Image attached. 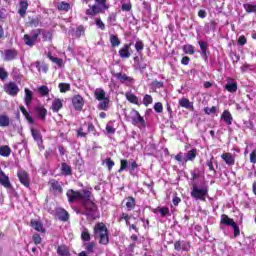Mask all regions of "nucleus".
Instances as JSON below:
<instances>
[{
    "mask_svg": "<svg viewBox=\"0 0 256 256\" xmlns=\"http://www.w3.org/2000/svg\"><path fill=\"white\" fill-rule=\"evenodd\" d=\"M66 195L69 203H82L89 213H95V211H97V206L93 203V200H91V191H74L73 189H70L67 191Z\"/></svg>",
    "mask_w": 256,
    "mask_h": 256,
    "instance_id": "f257e3e1",
    "label": "nucleus"
},
{
    "mask_svg": "<svg viewBox=\"0 0 256 256\" xmlns=\"http://www.w3.org/2000/svg\"><path fill=\"white\" fill-rule=\"evenodd\" d=\"M95 4L86 10V15L95 17L97 13H105L111 7L109 0H94Z\"/></svg>",
    "mask_w": 256,
    "mask_h": 256,
    "instance_id": "f03ea898",
    "label": "nucleus"
},
{
    "mask_svg": "<svg viewBox=\"0 0 256 256\" xmlns=\"http://www.w3.org/2000/svg\"><path fill=\"white\" fill-rule=\"evenodd\" d=\"M191 197L199 201H205L207 197H209V186H199L197 183L193 182L191 188Z\"/></svg>",
    "mask_w": 256,
    "mask_h": 256,
    "instance_id": "7ed1b4c3",
    "label": "nucleus"
},
{
    "mask_svg": "<svg viewBox=\"0 0 256 256\" xmlns=\"http://www.w3.org/2000/svg\"><path fill=\"white\" fill-rule=\"evenodd\" d=\"M94 237L100 239L101 245H107L109 243V234L107 232V226L103 222H99L94 227Z\"/></svg>",
    "mask_w": 256,
    "mask_h": 256,
    "instance_id": "20e7f679",
    "label": "nucleus"
},
{
    "mask_svg": "<svg viewBox=\"0 0 256 256\" xmlns=\"http://www.w3.org/2000/svg\"><path fill=\"white\" fill-rule=\"evenodd\" d=\"M128 119H129L130 123H132V125H134L135 127H138V129H145V127H147L145 118H143V116H141L139 111H137L135 109H132L130 111Z\"/></svg>",
    "mask_w": 256,
    "mask_h": 256,
    "instance_id": "39448f33",
    "label": "nucleus"
},
{
    "mask_svg": "<svg viewBox=\"0 0 256 256\" xmlns=\"http://www.w3.org/2000/svg\"><path fill=\"white\" fill-rule=\"evenodd\" d=\"M63 103H65L64 99L61 98H54L52 100V104L50 106V110L53 113H59L63 109Z\"/></svg>",
    "mask_w": 256,
    "mask_h": 256,
    "instance_id": "423d86ee",
    "label": "nucleus"
},
{
    "mask_svg": "<svg viewBox=\"0 0 256 256\" xmlns=\"http://www.w3.org/2000/svg\"><path fill=\"white\" fill-rule=\"evenodd\" d=\"M37 39H39V31H34L31 35H24V41L29 47H33L37 43Z\"/></svg>",
    "mask_w": 256,
    "mask_h": 256,
    "instance_id": "0eeeda50",
    "label": "nucleus"
},
{
    "mask_svg": "<svg viewBox=\"0 0 256 256\" xmlns=\"http://www.w3.org/2000/svg\"><path fill=\"white\" fill-rule=\"evenodd\" d=\"M4 91L8 95H11L12 97H15L17 93H19V86L15 82H10L4 86Z\"/></svg>",
    "mask_w": 256,
    "mask_h": 256,
    "instance_id": "6e6552de",
    "label": "nucleus"
},
{
    "mask_svg": "<svg viewBox=\"0 0 256 256\" xmlns=\"http://www.w3.org/2000/svg\"><path fill=\"white\" fill-rule=\"evenodd\" d=\"M72 105L76 111H82L83 106L85 105V100H83L81 95H75L72 98Z\"/></svg>",
    "mask_w": 256,
    "mask_h": 256,
    "instance_id": "1a4fd4ad",
    "label": "nucleus"
},
{
    "mask_svg": "<svg viewBox=\"0 0 256 256\" xmlns=\"http://www.w3.org/2000/svg\"><path fill=\"white\" fill-rule=\"evenodd\" d=\"M17 175H18L20 183H22V185H24V187H29V185H31V180L29 179V174L25 170H19Z\"/></svg>",
    "mask_w": 256,
    "mask_h": 256,
    "instance_id": "9d476101",
    "label": "nucleus"
},
{
    "mask_svg": "<svg viewBox=\"0 0 256 256\" xmlns=\"http://www.w3.org/2000/svg\"><path fill=\"white\" fill-rule=\"evenodd\" d=\"M116 79H118V81H120V83H123L124 85H133V78L127 76V74H123V73H116L115 74Z\"/></svg>",
    "mask_w": 256,
    "mask_h": 256,
    "instance_id": "9b49d317",
    "label": "nucleus"
},
{
    "mask_svg": "<svg viewBox=\"0 0 256 256\" xmlns=\"http://www.w3.org/2000/svg\"><path fill=\"white\" fill-rule=\"evenodd\" d=\"M33 139L37 142L39 149L43 150L45 149V146H43V136H41V132L39 130L32 129L31 130Z\"/></svg>",
    "mask_w": 256,
    "mask_h": 256,
    "instance_id": "f8f14e48",
    "label": "nucleus"
},
{
    "mask_svg": "<svg viewBox=\"0 0 256 256\" xmlns=\"http://www.w3.org/2000/svg\"><path fill=\"white\" fill-rule=\"evenodd\" d=\"M119 55L121 59H129V57H131V44H125L120 48Z\"/></svg>",
    "mask_w": 256,
    "mask_h": 256,
    "instance_id": "ddd939ff",
    "label": "nucleus"
},
{
    "mask_svg": "<svg viewBox=\"0 0 256 256\" xmlns=\"http://www.w3.org/2000/svg\"><path fill=\"white\" fill-rule=\"evenodd\" d=\"M174 249L176 251H189V249H191V245L186 241H177L174 243Z\"/></svg>",
    "mask_w": 256,
    "mask_h": 256,
    "instance_id": "4468645a",
    "label": "nucleus"
},
{
    "mask_svg": "<svg viewBox=\"0 0 256 256\" xmlns=\"http://www.w3.org/2000/svg\"><path fill=\"white\" fill-rule=\"evenodd\" d=\"M0 185L5 187L6 189L11 188V181L9 180V176H7L1 168H0Z\"/></svg>",
    "mask_w": 256,
    "mask_h": 256,
    "instance_id": "2eb2a0df",
    "label": "nucleus"
},
{
    "mask_svg": "<svg viewBox=\"0 0 256 256\" xmlns=\"http://www.w3.org/2000/svg\"><path fill=\"white\" fill-rule=\"evenodd\" d=\"M221 159H223V161H225L226 165H229L230 167H233V165H235V156H233V154L227 152V153H223L221 155Z\"/></svg>",
    "mask_w": 256,
    "mask_h": 256,
    "instance_id": "dca6fc26",
    "label": "nucleus"
},
{
    "mask_svg": "<svg viewBox=\"0 0 256 256\" xmlns=\"http://www.w3.org/2000/svg\"><path fill=\"white\" fill-rule=\"evenodd\" d=\"M27 9H29V3L27 0L20 1L18 9L20 17H25V15H27Z\"/></svg>",
    "mask_w": 256,
    "mask_h": 256,
    "instance_id": "f3484780",
    "label": "nucleus"
},
{
    "mask_svg": "<svg viewBox=\"0 0 256 256\" xmlns=\"http://www.w3.org/2000/svg\"><path fill=\"white\" fill-rule=\"evenodd\" d=\"M50 185H51V190L56 195L63 193V187H61V184H59V182L57 180H51Z\"/></svg>",
    "mask_w": 256,
    "mask_h": 256,
    "instance_id": "a211bd4d",
    "label": "nucleus"
},
{
    "mask_svg": "<svg viewBox=\"0 0 256 256\" xmlns=\"http://www.w3.org/2000/svg\"><path fill=\"white\" fill-rule=\"evenodd\" d=\"M94 97L97 101H103L104 99H107V93L105 92V90H103V88H97L94 91Z\"/></svg>",
    "mask_w": 256,
    "mask_h": 256,
    "instance_id": "6ab92c4d",
    "label": "nucleus"
},
{
    "mask_svg": "<svg viewBox=\"0 0 256 256\" xmlns=\"http://www.w3.org/2000/svg\"><path fill=\"white\" fill-rule=\"evenodd\" d=\"M196 157H197V148H193L185 154L184 163H187V161H195Z\"/></svg>",
    "mask_w": 256,
    "mask_h": 256,
    "instance_id": "aec40b11",
    "label": "nucleus"
},
{
    "mask_svg": "<svg viewBox=\"0 0 256 256\" xmlns=\"http://www.w3.org/2000/svg\"><path fill=\"white\" fill-rule=\"evenodd\" d=\"M125 97L129 103H132L133 105H139V97L137 95L133 94V92L128 91L125 93Z\"/></svg>",
    "mask_w": 256,
    "mask_h": 256,
    "instance_id": "412c9836",
    "label": "nucleus"
},
{
    "mask_svg": "<svg viewBox=\"0 0 256 256\" xmlns=\"http://www.w3.org/2000/svg\"><path fill=\"white\" fill-rule=\"evenodd\" d=\"M221 119H223L226 125L233 124V116L231 115V112H229V110H224V112L221 115Z\"/></svg>",
    "mask_w": 256,
    "mask_h": 256,
    "instance_id": "4be33fe9",
    "label": "nucleus"
},
{
    "mask_svg": "<svg viewBox=\"0 0 256 256\" xmlns=\"http://www.w3.org/2000/svg\"><path fill=\"white\" fill-rule=\"evenodd\" d=\"M220 223L222 225H227L228 227H233V225H235V221L232 218H229L226 214L221 215Z\"/></svg>",
    "mask_w": 256,
    "mask_h": 256,
    "instance_id": "5701e85b",
    "label": "nucleus"
},
{
    "mask_svg": "<svg viewBox=\"0 0 256 256\" xmlns=\"http://www.w3.org/2000/svg\"><path fill=\"white\" fill-rule=\"evenodd\" d=\"M36 115L38 119L45 121V118L47 117V109H45L43 106L36 107Z\"/></svg>",
    "mask_w": 256,
    "mask_h": 256,
    "instance_id": "b1692460",
    "label": "nucleus"
},
{
    "mask_svg": "<svg viewBox=\"0 0 256 256\" xmlns=\"http://www.w3.org/2000/svg\"><path fill=\"white\" fill-rule=\"evenodd\" d=\"M31 227L35 229V231H39L40 233H45V229L43 228V223L39 220H31L30 222Z\"/></svg>",
    "mask_w": 256,
    "mask_h": 256,
    "instance_id": "393cba45",
    "label": "nucleus"
},
{
    "mask_svg": "<svg viewBox=\"0 0 256 256\" xmlns=\"http://www.w3.org/2000/svg\"><path fill=\"white\" fill-rule=\"evenodd\" d=\"M180 107H184V109H193V102L189 101V98H181L178 101Z\"/></svg>",
    "mask_w": 256,
    "mask_h": 256,
    "instance_id": "a878e982",
    "label": "nucleus"
},
{
    "mask_svg": "<svg viewBox=\"0 0 256 256\" xmlns=\"http://www.w3.org/2000/svg\"><path fill=\"white\" fill-rule=\"evenodd\" d=\"M24 92H25V98H24L25 105L29 107L31 105V102L33 101V92L29 90V88H25Z\"/></svg>",
    "mask_w": 256,
    "mask_h": 256,
    "instance_id": "bb28decb",
    "label": "nucleus"
},
{
    "mask_svg": "<svg viewBox=\"0 0 256 256\" xmlns=\"http://www.w3.org/2000/svg\"><path fill=\"white\" fill-rule=\"evenodd\" d=\"M57 217L60 221H69V213L66 212L65 209H58L57 210Z\"/></svg>",
    "mask_w": 256,
    "mask_h": 256,
    "instance_id": "cd10ccee",
    "label": "nucleus"
},
{
    "mask_svg": "<svg viewBox=\"0 0 256 256\" xmlns=\"http://www.w3.org/2000/svg\"><path fill=\"white\" fill-rule=\"evenodd\" d=\"M109 98H104V100H100L98 104V109L100 111H107L109 109Z\"/></svg>",
    "mask_w": 256,
    "mask_h": 256,
    "instance_id": "c85d7f7f",
    "label": "nucleus"
},
{
    "mask_svg": "<svg viewBox=\"0 0 256 256\" xmlns=\"http://www.w3.org/2000/svg\"><path fill=\"white\" fill-rule=\"evenodd\" d=\"M9 123H11L9 116L5 114L0 115V127H9Z\"/></svg>",
    "mask_w": 256,
    "mask_h": 256,
    "instance_id": "c756f323",
    "label": "nucleus"
},
{
    "mask_svg": "<svg viewBox=\"0 0 256 256\" xmlns=\"http://www.w3.org/2000/svg\"><path fill=\"white\" fill-rule=\"evenodd\" d=\"M17 57V52L15 50H7L5 52V61H13Z\"/></svg>",
    "mask_w": 256,
    "mask_h": 256,
    "instance_id": "7c9ffc66",
    "label": "nucleus"
},
{
    "mask_svg": "<svg viewBox=\"0 0 256 256\" xmlns=\"http://www.w3.org/2000/svg\"><path fill=\"white\" fill-rule=\"evenodd\" d=\"M226 91L229 93H235L237 92V82H228L225 86Z\"/></svg>",
    "mask_w": 256,
    "mask_h": 256,
    "instance_id": "2f4dec72",
    "label": "nucleus"
},
{
    "mask_svg": "<svg viewBox=\"0 0 256 256\" xmlns=\"http://www.w3.org/2000/svg\"><path fill=\"white\" fill-rule=\"evenodd\" d=\"M0 155L2 157H9L11 155V148L7 145L0 147Z\"/></svg>",
    "mask_w": 256,
    "mask_h": 256,
    "instance_id": "473e14b6",
    "label": "nucleus"
},
{
    "mask_svg": "<svg viewBox=\"0 0 256 256\" xmlns=\"http://www.w3.org/2000/svg\"><path fill=\"white\" fill-rule=\"evenodd\" d=\"M110 43L112 47H119V45H121V40H119V37H117V35L111 34Z\"/></svg>",
    "mask_w": 256,
    "mask_h": 256,
    "instance_id": "72a5a7b5",
    "label": "nucleus"
},
{
    "mask_svg": "<svg viewBox=\"0 0 256 256\" xmlns=\"http://www.w3.org/2000/svg\"><path fill=\"white\" fill-rule=\"evenodd\" d=\"M48 59L58 65V67H63V59L52 56L51 53L48 54Z\"/></svg>",
    "mask_w": 256,
    "mask_h": 256,
    "instance_id": "f704fd0d",
    "label": "nucleus"
},
{
    "mask_svg": "<svg viewBox=\"0 0 256 256\" xmlns=\"http://www.w3.org/2000/svg\"><path fill=\"white\" fill-rule=\"evenodd\" d=\"M20 111L24 115V117L27 119L28 123H31V124L34 123L33 117H31L29 112H27V110L25 109V106H20Z\"/></svg>",
    "mask_w": 256,
    "mask_h": 256,
    "instance_id": "c9c22d12",
    "label": "nucleus"
},
{
    "mask_svg": "<svg viewBox=\"0 0 256 256\" xmlns=\"http://www.w3.org/2000/svg\"><path fill=\"white\" fill-rule=\"evenodd\" d=\"M57 253L60 256H69V249H67V246L65 245L58 246Z\"/></svg>",
    "mask_w": 256,
    "mask_h": 256,
    "instance_id": "e433bc0d",
    "label": "nucleus"
},
{
    "mask_svg": "<svg viewBox=\"0 0 256 256\" xmlns=\"http://www.w3.org/2000/svg\"><path fill=\"white\" fill-rule=\"evenodd\" d=\"M58 89L60 90V93H67V91H71V84H69V83H60L58 85Z\"/></svg>",
    "mask_w": 256,
    "mask_h": 256,
    "instance_id": "4c0bfd02",
    "label": "nucleus"
},
{
    "mask_svg": "<svg viewBox=\"0 0 256 256\" xmlns=\"http://www.w3.org/2000/svg\"><path fill=\"white\" fill-rule=\"evenodd\" d=\"M61 171L62 175H71L72 173L71 166H69L67 163L61 164Z\"/></svg>",
    "mask_w": 256,
    "mask_h": 256,
    "instance_id": "58836bf2",
    "label": "nucleus"
},
{
    "mask_svg": "<svg viewBox=\"0 0 256 256\" xmlns=\"http://www.w3.org/2000/svg\"><path fill=\"white\" fill-rule=\"evenodd\" d=\"M127 211H133L135 209V198L129 197L126 202Z\"/></svg>",
    "mask_w": 256,
    "mask_h": 256,
    "instance_id": "ea45409f",
    "label": "nucleus"
},
{
    "mask_svg": "<svg viewBox=\"0 0 256 256\" xmlns=\"http://www.w3.org/2000/svg\"><path fill=\"white\" fill-rule=\"evenodd\" d=\"M106 131L107 133H109L110 135H113L116 131L115 129V121H109L106 125Z\"/></svg>",
    "mask_w": 256,
    "mask_h": 256,
    "instance_id": "a19ab883",
    "label": "nucleus"
},
{
    "mask_svg": "<svg viewBox=\"0 0 256 256\" xmlns=\"http://www.w3.org/2000/svg\"><path fill=\"white\" fill-rule=\"evenodd\" d=\"M183 51L187 55H194L195 54V47H193V45H190V44L184 45L183 46Z\"/></svg>",
    "mask_w": 256,
    "mask_h": 256,
    "instance_id": "79ce46f5",
    "label": "nucleus"
},
{
    "mask_svg": "<svg viewBox=\"0 0 256 256\" xmlns=\"http://www.w3.org/2000/svg\"><path fill=\"white\" fill-rule=\"evenodd\" d=\"M38 93L42 97H46V95H49V87H47L46 85L38 87Z\"/></svg>",
    "mask_w": 256,
    "mask_h": 256,
    "instance_id": "37998d69",
    "label": "nucleus"
},
{
    "mask_svg": "<svg viewBox=\"0 0 256 256\" xmlns=\"http://www.w3.org/2000/svg\"><path fill=\"white\" fill-rule=\"evenodd\" d=\"M58 9L59 11H68L69 9H71V5L67 2H60L58 4Z\"/></svg>",
    "mask_w": 256,
    "mask_h": 256,
    "instance_id": "c03bdc74",
    "label": "nucleus"
},
{
    "mask_svg": "<svg viewBox=\"0 0 256 256\" xmlns=\"http://www.w3.org/2000/svg\"><path fill=\"white\" fill-rule=\"evenodd\" d=\"M151 103H153V97L149 94H146L143 98V105H145V107H149Z\"/></svg>",
    "mask_w": 256,
    "mask_h": 256,
    "instance_id": "a18cd8bd",
    "label": "nucleus"
},
{
    "mask_svg": "<svg viewBox=\"0 0 256 256\" xmlns=\"http://www.w3.org/2000/svg\"><path fill=\"white\" fill-rule=\"evenodd\" d=\"M127 167H129V162L125 159H122L120 161V169L118 170V172L123 173V171H125V169H127Z\"/></svg>",
    "mask_w": 256,
    "mask_h": 256,
    "instance_id": "49530a36",
    "label": "nucleus"
},
{
    "mask_svg": "<svg viewBox=\"0 0 256 256\" xmlns=\"http://www.w3.org/2000/svg\"><path fill=\"white\" fill-rule=\"evenodd\" d=\"M244 8L247 13H256V4H245Z\"/></svg>",
    "mask_w": 256,
    "mask_h": 256,
    "instance_id": "de8ad7c7",
    "label": "nucleus"
},
{
    "mask_svg": "<svg viewBox=\"0 0 256 256\" xmlns=\"http://www.w3.org/2000/svg\"><path fill=\"white\" fill-rule=\"evenodd\" d=\"M81 239L83 241H91V234H89V230L84 229L81 234Z\"/></svg>",
    "mask_w": 256,
    "mask_h": 256,
    "instance_id": "09e8293b",
    "label": "nucleus"
},
{
    "mask_svg": "<svg viewBox=\"0 0 256 256\" xmlns=\"http://www.w3.org/2000/svg\"><path fill=\"white\" fill-rule=\"evenodd\" d=\"M95 23L98 29H101V31H105V23H103V20H101V18H96Z\"/></svg>",
    "mask_w": 256,
    "mask_h": 256,
    "instance_id": "8fccbe9b",
    "label": "nucleus"
},
{
    "mask_svg": "<svg viewBox=\"0 0 256 256\" xmlns=\"http://www.w3.org/2000/svg\"><path fill=\"white\" fill-rule=\"evenodd\" d=\"M204 113H206V115H213V114L217 113V108L215 106H212L211 108L205 107Z\"/></svg>",
    "mask_w": 256,
    "mask_h": 256,
    "instance_id": "3c124183",
    "label": "nucleus"
},
{
    "mask_svg": "<svg viewBox=\"0 0 256 256\" xmlns=\"http://www.w3.org/2000/svg\"><path fill=\"white\" fill-rule=\"evenodd\" d=\"M78 137H87V131H85V124L77 130Z\"/></svg>",
    "mask_w": 256,
    "mask_h": 256,
    "instance_id": "603ef678",
    "label": "nucleus"
},
{
    "mask_svg": "<svg viewBox=\"0 0 256 256\" xmlns=\"http://www.w3.org/2000/svg\"><path fill=\"white\" fill-rule=\"evenodd\" d=\"M130 219H131V216H129V214H127V213H122L121 215H120V219H119V221H125L126 222V225H129L130 224Z\"/></svg>",
    "mask_w": 256,
    "mask_h": 256,
    "instance_id": "864d4df0",
    "label": "nucleus"
},
{
    "mask_svg": "<svg viewBox=\"0 0 256 256\" xmlns=\"http://www.w3.org/2000/svg\"><path fill=\"white\" fill-rule=\"evenodd\" d=\"M199 45H200L202 55L206 56L207 55V42L200 41Z\"/></svg>",
    "mask_w": 256,
    "mask_h": 256,
    "instance_id": "5fc2aeb1",
    "label": "nucleus"
},
{
    "mask_svg": "<svg viewBox=\"0 0 256 256\" xmlns=\"http://www.w3.org/2000/svg\"><path fill=\"white\" fill-rule=\"evenodd\" d=\"M35 65H36L38 71H43L44 73H47V71H49V67H47V65L41 66L40 62H36Z\"/></svg>",
    "mask_w": 256,
    "mask_h": 256,
    "instance_id": "6e6d98bb",
    "label": "nucleus"
},
{
    "mask_svg": "<svg viewBox=\"0 0 256 256\" xmlns=\"http://www.w3.org/2000/svg\"><path fill=\"white\" fill-rule=\"evenodd\" d=\"M84 245H85L86 251H88L89 253H93V251L95 249V243L94 242L86 243Z\"/></svg>",
    "mask_w": 256,
    "mask_h": 256,
    "instance_id": "4d7b16f0",
    "label": "nucleus"
},
{
    "mask_svg": "<svg viewBox=\"0 0 256 256\" xmlns=\"http://www.w3.org/2000/svg\"><path fill=\"white\" fill-rule=\"evenodd\" d=\"M158 211H159L161 217H165V216L169 215V208H167V207L158 208Z\"/></svg>",
    "mask_w": 256,
    "mask_h": 256,
    "instance_id": "13d9d810",
    "label": "nucleus"
},
{
    "mask_svg": "<svg viewBox=\"0 0 256 256\" xmlns=\"http://www.w3.org/2000/svg\"><path fill=\"white\" fill-rule=\"evenodd\" d=\"M7 77H9V74L7 73V71H5V68L0 67V79L2 81H5Z\"/></svg>",
    "mask_w": 256,
    "mask_h": 256,
    "instance_id": "bf43d9fd",
    "label": "nucleus"
},
{
    "mask_svg": "<svg viewBox=\"0 0 256 256\" xmlns=\"http://www.w3.org/2000/svg\"><path fill=\"white\" fill-rule=\"evenodd\" d=\"M154 110L156 111V113H163V104L161 102H157L154 105Z\"/></svg>",
    "mask_w": 256,
    "mask_h": 256,
    "instance_id": "052dcab7",
    "label": "nucleus"
},
{
    "mask_svg": "<svg viewBox=\"0 0 256 256\" xmlns=\"http://www.w3.org/2000/svg\"><path fill=\"white\" fill-rule=\"evenodd\" d=\"M105 163H106L109 171H111L113 169V167H115V162H113V160H111V158H107L105 160Z\"/></svg>",
    "mask_w": 256,
    "mask_h": 256,
    "instance_id": "680f3d73",
    "label": "nucleus"
},
{
    "mask_svg": "<svg viewBox=\"0 0 256 256\" xmlns=\"http://www.w3.org/2000/svg\"><path fill=\"white\" fill-rule=\"evenodd\" d=\"M152 87L154 89H161V88H163V82H159V81L155 80L152 82Z\"/></svg>",
    "mask_w": 256,
    "mask_h": 256,
    "instance_id": "e2e57ef3",
    "label": "nucleus"
},
{
    "mask_svg": "<svg viewBox=\"0 0 256 256\" xmlns=\"http://www.w3.org/2000/svg\"><path fill=\"white\" fill-rule=\"evenodd\" d=\"M250 163H253V165H255V163H256V149H254L250 153Z\"/></svg>",
    "mask_w": 256,
    "mask_h": 256,
    "instance_id": "0e129e2a",
    "label": "nucleus"
},
{
    "mask_svg": "<svg viewBox=\"0 0 256 256\" xmlns=\"http://www.w3.org/2000/svg\"><path fill=\"white\" fill-rule=\"evenodd\" d=\"M122 11H131V2L122 3Z\"/></svg>",
    "mask_w": 256,
    "mask_h": 256,
    "instance_id": "69168bd1",
    "label": "nucleus"
},
{
    "mask_svg": "<svg viewBox=\"0 0 256 256\" xmlns=\"http://www.w3.org/2000/svg\"><path fill=\"white\" fill-rule=\"evenodd\" d=\"M33 241H34L35 245L41 244V236L39 234H34Z\"/></svg>",
    "mask_w": 256,
    "mask_h": 256,
    "instance_id": "338daca9",
    "label": "nucleus"
},
{
    "mask_svg": "<svg viewBox=\"0 0 256 256\" xmlns=\"http://www.w3.org/2000/svg\"><path fill=\"white\" fill-rule=\"evenodd\" d=\"M143 42H141V41H137L136 43H135V49H136V51H143Z\"/></svg>",
    "mask_w": 256,
    "mask_h": 256,
    "instance_id": "774afa93",
    "label": "nucleus"
}]
</instances>
